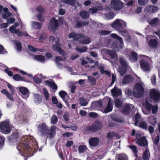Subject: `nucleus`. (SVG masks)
I'll list each match as a JSON object with an SVG mask.
<instances>
[{"instance_id":"nucleus-2","label":"nucleus","mask_w":160,"mask_h":160,"mask_svg":"<svg viewBox=\"0 0 160 160\" xmlns=\"http://www.w3.org/2000/svg\"><path fill=\"white\" fill-rule=\"evenodd\" d=\"M69 38H72L75 41H78L80 43L88 44L91 42L90 38L82 33H76L75 32L70 33L68 35Z\"/></svg>"},{"instance_id":"nucleus-12","label":"nucleus","mask_w":160,"mask_h":160,"mask_svg":"<svg viewBox=\"0 0 160 160\" xmlns=\"http://www.w3.org/2000/svg\"><path fill=\"white\" fill-rule=\"evenodd\" d=\"M19 136L17 132H13L10 136L8 137V140L9 142L19 141Z\"/></svg>"},{"instance_id":"nucleus-38","label":"nucleus","mask_w":160,"mask_h":160,"mask_svg":"<svg viewBox=\"0 0 160 160\" xmlns=\"http://www.w3.org/2000/svg\"><path fill=\"white\" fill-rule=\"evenodd\" d=\"M122 103L120 99L116 98L115 101V105L118 108H120L122 106Z\"/></svg>"},{"instance_id":"nucleus-25","label":"nucleus","mask_w":160,"mask_h":160,"mask_svg":"<svg viewBox=\"0 0 160 160\" xmlns=\"http://www.w3.org/2000/svg\"><path fill=\"white\" fill-rule=\"evenodd\" d=\"M148 44L150 47H156L158 44V42L155 39H151L148 42Z\"/></svg>"},{"instance_id":"nucleus-10","label":"nucleus","mask_w":160,"mask_h":160,"mask_svg":"<svg viewBox=\"0 0 160 160\" xmlns=\"http://www.w3.org/2000/svg\"><path fill=\"white\" fill-rule=\"evenodd\" d=\"M140 65L141 69L144 71H149L150 69V66L148 62L144 59L140 61Z\"/></svg>"},{"instance_id":"nucleus-7","label":"nucleus","mask_w":160,"mask_h":160,"mask_svg":"<svg viewBox=\"0 0 160 160\" xmlns=\"http://www.w3.org/2000/svg\"><path fill=\"white\" fill-rule=\"evenodd\" d=\"M59 27V23L58 20L55 18H51L50 21L48 28L51 31L55 32Z\"/></svg>"},{"instance_id":"nucleus-24","label":"nucleus","mask_w":160,"mask_h":160,"mask_svg":"<svg viewBox=\"0 0 160 160\" xmlns=\"http://www.w3.org/2000/svg\"><path fill=\"white\" fill-rule=\"evenodd\" d=\"M89 22L88 20L85 22L78 21L77 22V23L75 25V27L77 28H79L80 27H83L88 25L89 24Z\"/></svg>"},{"instance_id":"nucleus-52","label":"nucleus","mask_w":160,"mask_h":160,"mask_svg":"<svg viewBox=\"0 0 160 160\" xmlns=\"http://www.w3.org/2000/svg\"><path fill=\"white\" fill-rule=\"evenodd\" d=\"M43 91L45 98L47 100H48L49 99V95L48 91L45 88H43Z\"/></svg>"},{"instance_id":"nucleus-11","label":"nucleus","mask_w":160,"mask_h":160,"mask_svg":"<svg viewBox=\"0 0 160 160\" xmlns=\"http://www.w3.org/2000/svg\"><path fill=\"white\" fill-rule=\"evenodd\" d=\"M100 139L97 137H91L88 140L89 145L90 147H95L99 144Z\"/></svg>"},{"instance_id":"nucleus-62","label":"nucleus","mask_w":160,"mask_h":160,"mask_svg":"<svg viewBox=\"0 0 160 160\" xmlns=\"http://www.w3.org/2000/svg\"><path fill=\"white\" fill-rule=\"evenodd\" d=\"M98 10L97 8L96 7H92L89 9V11L91 12L92 14L96 12Z\"/></svg>"},{"instance_id":"nucleus-55","label":"nucleus","mask_w":160,"mask_h":160,"mask_svg":"<svg viewBox=\"0 0 160 160\" xmlns=\"http://www.w3.org/2000/svg\"><path fill=\"white\" fill-rule=\"evenodd\" d=\"M16 46L18 51H20L22 48V45L20 42H16Z\"/></svg>"},{"instance_id":"nucleus-23","label":"nucleus","mask_w":160,"mask_h":160,"mask_svg":"<svg viewBox=\"0 0 160 160\" xmlns=\"http://www.w3.org/2000/svg\"><path fill=\"white\" fill-rule=\"evenodd\" d=\"M13 79L16 81L28 82L25 79V77H22L19 74H14L13 76Z\"/></svg>"},{"instance_id":"nucleus-4","label":"nucleus","mask_w":160,"mask_h":160,"mask_svg":"<svg viewBox=\"0 0 160 160\" xmlns=\"http://www.w3.org/2000/svg\"><path fill=\"white\" fill-rule=\"evenodd\" d=\"M102 127L103 125L101 122L97 120L92 125L86 127L83 130L85 131H91L92 132H95L101 130Z\"/></svg>"},{"instance_id":"nucleus-21","label":"nucleus","mask_w":160,"mask_h":160,"mask_svg":"<svg viewBox=\"0 0 160 160\" xmlns=\"http://www.w3.org/2000/svg\"><path fill=\"white\" fill-rule=\"evenodd\" d=\"M106 54L109 55L111 59H117L118 58V55L116 52L114 50H107L106 51Z\"/></svg>"},{"instance_id":"nucleus-19","label":"nucleus","mask_w":160,"mask_h":160,"mask_svg":"<svg viewBox=\"0 0 160 160\" xmlns=\"http://www.w3.org/2000/svg\"><path fill=\"white\" fill-rule=\"evenodd\" d=\"M111 92L113 97H117L120 96L122 94L121 90L117 88L116 87L111 90Z\"/></svg>"},{"instance_id":"nucleus-53","label":"nucleus","mask_w":160,"mask_h":160,"mask_svg":"<svg viewBox=\"0 0 160 160\" xmlns=\"http://www.w3.org/2000/svg\"><path fill=\"white\" fill-rule=\"evenodd\" d=\"M36 17L38 20L41 22H43L44 21V19L42 14L39 13L37 14Z\"/></svg>"},{"instance_id":"nucleus-50","label":"nucleus","mask_w":160,"mask_h":160,"mask_svg":"<svg viewBox=\"0 0 160 160\" xmlns=\"http://www.w3.org/2000/svg\"><path fill=\"white\" fill-rule=\"evenodd\" d=\"M160 136L159 135H158L157 136H155L154 139L153 140V144L156 146L157 145L159 142Z\"/></svg>"},{"instance_id":"nucleus-1","label":"nucleus","mask_w":160,"mask_h":160,"mask_svg":"<svg viewBox=\"0 0 160 160\" xmlns=\"http://www.w3.org/2000/svg\"><path fill=\"white\" fill-rule=\"evenodd\" d=\"M20 143L17 146V148L19 151H30L35 150L38 147L37 142L33 137L22 138H20Z\"/></svg>"},{"instance_id":"nucleus-56","label":"nucleus","mask_w":160,"mask_h":160,"mask_svg":"<svg viewBox=\"0 0 160 160\" xmlns=\"http://www.w3.org/2000/svg\"><path fill=\"white\" fill-rule=\"evenodd\" d=\"M129 148L132 150L133 152L135 154H137L138 152L137 147L135 145H131L129 146Z\"/></svg>"},{"instance_id":"nucleus-41","label":"nucleus","mask_w":160,"mask_h":160,"mask_svg":"<svg viewBox=\"0 0 160 160\" xmlns=\"http://www.w3.org/2000/svg\"><path fill=\"white\" fill-rule=\"evenodd\" d=\"M117 160H128V157L125 155L119 154L116 156Z\"/></svg>"},{"instance_id":"nucleus-9","label":"nucleus","mask_w":160,"mask_h":160,"mask_svg":"<svg viewBox=\"0 0 160 160\" xmlns=\"http://www.w3.org/2000/svg\"><path fill=\"white\" fill-rule=\"evenodd\" d=\"M111 5L113 9L115 10H121L123 7V3L120 0H112Z\"/></svg>"},{"instance_id":"nucleus-54","label":"nucleus","mask_w":160,"mask_h":160,"mask_svg":"<svg viewBox=\"0 0 160 160\" xmlns=\"http://www.w3.org/2000/svg\"><path fill=\"white\" fill-rule=\"evenodd\" d=\"M11 15V12L4 13L2 14V18L5 19H7V18Z\"/></svg>"},{"instance_id":"nucleus-49","label":"nucleus","mask_w":160,"mask_h":160,"mask_svg":"<svg viewBox=\"0 0 160 160\" xmlns=\"http://www.w3.org/2000/svg\"><path fill=\"white\" fill-rule=\"evenodd\" d=\"M58 121V118L55 115H53L52 116L51 118V122L52 124H55Z\"/></svg>"},{"instance_id":"nucleus-51","label":"nucleus","mask_w":160,"mask_h":160,"mask_svg":"<svg viewBox=\"0 0 160 160\" xmlns=\"http://www.w3.org/2000/svg\"><path fill=\"white\" fill-rule=\"evenodd\" d=\"M5 138L4 137L0 136V150H1L4 145Z\"/></svg>"},{"instance_id":"nucleus-30","label":"nucleus","mask_w":160,"mask_h":160,"mask_svg":"<svg viewBox=\"0 0 160 160\" xmlns=\"http://www.w3.org/2000/svg\"><path fill=\"white\" fill-rule=\"evenodd\" d=\"M119 61L121 65L122 68H127L128 65L123 58L122 57H120L119 58Z\"/></svg>"},{"instance_id":"nucleus-44","label":"nucleus","mask_w":160,"mask_h":160,"mask_svg":"<svg viewBox=\"0 0 160 160\" xmlns=\"http://www.w3.org/2000/svg\"><path fill=\"white\" fill-rule=\"evenodd\" d=\"M64 3L68 4L71 6H74L76 3V0H63Z\"/></svg>"},{"instance_id":"nucleus-22","label":"nucleus","mask_w":160,"mask_h":160,"mask_svg":"<svg viewBox=\"0 0 160 160\" xmlns=\"http://www.w3.org/2000/svg\"><path fill=\"white\" fill-rule=\"evenodd\" d=\"M46 84L49 86L53 90H57L58 87L57 84L54 82L47 80L45 82Z\"/></svg>"},{"instance_id":"nucleus-26","label":"nucleus","mask_w":160,"mask_h":160,"mask_svg":"<svg viewBox=\"0 0 160 160\" xmlns=\"http://www.w3.org/2000/svg\"><path fill=\"white\" fill-rule=\"evenodd\" d=\"M137 126L143 130H147L148 128V124L144 121L141 122Z\"/></svg>"},{"instance_id":"nucleus-33","label":"nucleus","mask_w":160,"mask_h":160,"mask_svg":"<svg viewBox=\"0 0 160 160\" xmlns=\"http://www.w3.org/2000/svg\"><path fill=\"white\" fill-rule=\"evenodd\" d=\"M87 149V147L86 145H80L78 148V152L80 153H83Z\"/></svg>"},{"instance_id":"nucleus-63","label":"nucleus","mask_w":160,"mask_h":160,"mask_svg":"<svg viewBox=\"0 0 160 160\" xmlns=\"http://www.w3.org/2000/svg\"><path fill=\"white\" fill-rule=\"evenodd\" d=\"M61 48V46L54 44L52 47L53 50L55 51H58Z\"/></svg>"},{"instance_id":"nucleus-34","label":"nucleus","mask_w":160,"mask_h":160,"mask_svg":"<svg viewBox=\"0 0 160 160\" xmlns=\"http://www.w3.org/2000/svg\"><path fill=\"white\" fill-rule=\"evenodd\" d=\"M111 36L112 38L118 40L120 41L121 45L123 44V39L122 38L118 36L117 34L115 33L112 34L111 35Z\"/></svg>"},{"instance_id":"nucleus-16","label":"nucleus","mask_w":160,"mask_h":160,"mask_svg":"<svg viewBox=\"0 0 160 160\" xmlns=\"http://www.w3.org/2000/svg\"><path fill=\"white\" fill-rule=\"evenodd\" d=\"M158 8L154 5H149L146 8L145 10L148 13H153L158 10Z\"/></svg>"},{"instance_id":"nucleus-58","label":"nucleus","mask_w":160,"mask_h":160,"mask_svg":"<svg viewBox=\"0 0 160 160\" xmlns=\"http://www.w3.org/2000/svg\"><path fill=\"white\" fill-rule=\"evenodd\" d=\"M111 32L108 30H101L99 32V33L101 35H106L109 34Z\"/></svg>"},{"instance_id":"nucleus-20","label":"nucleus","mask_w":160,"mask_h":160,"mask_svg":"<svg viewBox=\"0 0 160 160\" xmlns=\"http://www.w3.org/2000/svg\"><path fill=\"white\" fill-rule=\"evenodd\" d=\"M123 109L122 110V112L125 115H128L130 112L131 107L130 105L128 104H125L123 107Z\"/></svg>"},{"instance_id":"nucleus-60","label":"nucleus","mask_w":160,"mask_h":160,"mask_svg":"<svg viewBox=\"0 0 160 160\" xmlns=\"http://www.w3.org/2000/svg\"><path fill=\"white\" fill-rule=\"evenodd\" d=\"M6 52H7L6 50L2 45L0 44V54H4Z\"/></svg>"},{"instance_id":"nucleus-32","label":"nucleus","mask_w":160,"mask_h":160,"mask_svg":"<svg viewBox=\"0 0 160 160\" xmlns=\"http://www.w3.org/2000/svg\"><path fill=\"white\" fill-rule=\"evenodd\" d=\"M141 118L140 115L138 112L135 115L134 117L135 123L134 125L135 126H138V124L139 122V120Z\"/></svg>"},{"instance_id":"nucleus-14","label":"nucleus","mask_w":160,"mask_h":160,"mask_svg":"<svg viewBox=\"0 0 160 160\" xmlns=\"http://www.w3.org/2000/svg\"><path fill=\"white\" fill-rule=\"evenodd\" d=\"M38 128L39 131L42 136L45 134L48 129V127L44 123L40 124L38 126Z\"/></svg>"},{"instance_id":"nucleus-39","label":"nucleus","mask_w":160,"mask_h":160,"mask_svg":"<svg viewBox=\"0 0 160 160\" xmlns=\"http://www.w3.org/2000/svg\"><path fill=\"white\" fill-rule=\"evenodd\" d=\"M19 91L23 95H26L29 92V90L28 89L24 87L20 88Z\"/></svg>"},{"instance_id":"nucleus-28","label":"nucleus","mask_w":160,"mask_h":160,"mask_svg":"<svg viewBox=\"0 0 160 160\" xmlns=\"http://www.w3.org/2000/svg\"><path fill=\"white\" fill-rule=\"evenodd\" d=\"M150 158V153L148 149H146L143 152L142 158L143 160H148Z\"/></svg>"},{"instance_id":"nucleus-45","label":"nucleus","mask_w":160,"mask_h":160,"mask_svg":"<svg viewBox=\"0 0 160 160\" xmlns=\"http://www.w3.org/2000/svg\"><path fill=\"white\" fill-rule=\"evenodd\" d=\"M35 58L36 59L39 61L43 62L45 60V57L42 55H36Z\"/></svg>"},{"instance_id":"nucleus-47","label":"nucleus","mask_w":160,"mask_h":160,"mask_svg":"<svg viewBox=\"0 0 160 160\" xmlns=\"http://www.w3.org/2000/svg\"><path fill=\"white\" fill-rule=\"evenodd\" d=\"M93 104L94 105H95L96 107L100 108H102L103 106V104L102 103V101L101 100L95 102H94Z\"/></svg>"},{"instance_id":"nucleus-13","label":"nucleus","mask_w":160,"mask_h":160,"mask_svg":"<svg viewBox=\"0 0 160 160\" xmlns=\"http://www.w3.org/2000/svg\"><path fill=\"white\" fill-rule=\"evenodd\" d=\"M134 79V78L130 74H127L124 76L122 81L123 84H127L131 83Z\"/></svg>"},{"instance_id":"nucleus-8","label":"nucleus","mask_w":160,"mask_h":160,"mask_svg":"<svg viewBox=\"0 0 160 160\" xmlns=\"http://www.w3.org/2000/svg\"><path fill=\"white\" fill-rule=\"evenodd\" d=\"M151 98L155 102L160 100V92L155 89H152L150 92Z\"/></svg>"},{"instance_id":"nucleus-5","label":"nucleus","mask_w":160,"mask_h":160,"mask_svg":"<svg viewBox=\"0 0 160 160\" xmlns=\"http://www.w3.org/2000/svg\"><path fill=\"white\" fill-rule=\"evenodd\" d=\"M133 89V94L136 98H139L143 96L144 89L141 83H136Z\"/></svg>"},{"instance_id":"nucleus-6","label":"nucleus","mask_w":160,"mask_h":160,"mask_svg":"<svg viewBox=\"0 0 160 160\" xmlns=\"http://www.w3.org/2000/svg\"><path fill=\"white\" fill-rule=\"evenodd\" d=\"M10 122L8 120L0 122V131L5 134L9 133L12 130V128L10 127Z\"/></svg>"},{"instance_id":"nucleus-61","label":"nucleus","mask_w":160,"mask_h":160,"mask_svg":"<svg viewBox=\"0 0 160 160\" xmlns=\"http://www.w3.org/2000/svg\"><path fill=\"white\" fill-rule=\"evenodd\" d=\"M148 1V0H138V2L141 6H144Z\"/></svg>"},{"instance_id":"nucleus-64","label":"nucleus","mask_w":160,"mask_h":160,"mask_svg":"<svg viewBox=\"0 0 160 160\" xmlns=\"http://www.w3.org/2000/svg\"><path fill=\"white\" fill-rule=\"evenodd\" d=\"M127 69L126 68H122L120 69L119 72L121 76H122L126 72Z\"/></svg>"},{"instance_id":"nucleus-46","label":"nucleus","mask_w":160,"mask_h":160,"mask_svg":"<svg viewBox=\"0 0 160 160\" xmlns=\"http://www.w3.org/2000/svg\"><path fill=\"white\" fill-rule=\"evenodd\" d=\"M159 21V19L156 18L152 20L150 22V24L151 26L157 25L158 24Z\"/></svg>"},{"instance_id":"nucleus-35","label":"nucleus","mask_w":160,"mask_h":160,"mask_svg":"<svg viewBox=\"0 0 160 160\" xmlns=\"http://www.w3.org/2000/svg\"><path fill=\"white\" fill-rule=\"evenodd\" d=\"M32 26L33 28L35 29H40L42 27V24L36 22H32Z\"/></svg>"},{"instance_id":"nucleus-29","label":"nucleus","mask_w":160,"mask_h":160,"mask_svg":"<svg viewBox=\"0 0 160 160\" xmlns=\"http://www.w3.org/2000/svg\"><path fill=\"white\" fill-rule=\"evenodd\" d=\"M113 108V105L111 102L110 100L108 102L107 107L105 111L106 112H108L111 111Z\"/></svg>"},{"instance_id":"nucleus-3","label":"nucleus","mask_w":160,"mask_h":160,"mask_svg":"<svg viewBox=\"0 0 160 160\" xmlns=\"http://www.w3.org/2000/svg\"><path fill=\"white\" fill-rule=\"evenodd\" d=\"M111 27L120 33H125L126 30L124 29L126 26L125 22L123 20L118 19L111 24Z\"/></svg>"},{"instance_id":"nucleus-31","label":"nucleus","mask_w":160,"mask_h":160,"mask_svg":"<svg viewBox=\"0 0 160 160\" xmlns=\"http://www.w3.org/2000/svg\"><path fill=\"white\" fill-rule=\"evenodd\" d=\"M59 95L62 98L63 100L65 102H67V100L66 99L65 96H67L68 95L67 93L65 91H61L59 92Z\"/></svg>"},{"instance_id":"nucleus-43","label":"nucleus","mask_w":160,"mask_h":160,"mask_svg":"<svg viewBox=\"0 0 160 160\" xmlns=\"http://www.w3.org/2000/svg\"><path fill=\"white\" fill-rule=\"evenodd\" d=\"M152 106L153 105L148 101H147L145 103V107L147 110L148 111H150L152 110Z\"/></svg>"},{"instance_id":"nucleus-18","label":"nucleus","mask_w":160,"mask_h":160,"mask_svg":"<svg viewBox=\"0 0 160 160\" xmlns=\"http://www.w3.org/2000/svg\"><path fill=\"white\" fill-rule=\"evenodd\" d=\"M136 142L140 146L144 147L148 144L146 139L144 137H142L140 138H137Z\"/></svg>"},{"instance_id":"nucleus-36","label":"nucleus","mask_w":160,"mask_h":160,"mask_svg":"<svg viewBox=\"0 0 160 160\" xmlns=\"http://www.w3.org/2000/svg\"><path fill=\"white\" fill-rule=\"evenodd\" d=\"M111 117L112 119L114 121L118 122H122V119L121 118L118 117L117 115H113L111 116Z\"/></svg>"},{"instance_id":"nucleus-48","label":"nucleus","mask_w":160,"mask_h":160,"mask_svg":"<svg viewBox=\"0 0 160 160\" xmlns=\"http://www.w3.org/2000/svg\"><path fill=\"white\" fill-rule=\"evenodd\" d=\"M56 149L57 151L58 154L60 158L62 160H63L64 159V158L63 157L62 149L60 148L58 149V148H56Z\"/></svg>"},{"instance_id":"nucleus-57","label":"nucleus","mask_w":160,"mask_h":160,"mask_svg":"<svg viewBox=\"0 0 160 160\" xmlns=\"http://www.w3.org/2000/svg\"><path fill=\"white\" fill-rule=\"evenodd\" d=\"M34 82L37 84H39L42 82V80L41 78H38L37 77H34L33 78Z\"/></svg>"},{"instance_id":"nucleus-15","label":"nucleus","mask_w":160,"mask_h":160,"mask_svg":"<svg viewBox=\"0 0 160 160\" xmlns=\"http://www.w3.org/2000/svg\"><path fill=\"white\" fill-rule=\"evenodd\" d=\"M55 134L56 127L54 126H51L50 128L49 129H48L45 135H49L50 138L52 139L54 137Z\"/></svg>"},{"instance_id":"nucleus-27","label":"nucleus","mask_w":160,"mask_h":160,"mask_svg":"<svg viewBox=\"0 0 160 160\" xmlns=\"http://www.w3.org/2000/svg\"><path fill=\"white\" fill-rule=\"evenodd\" d=\"M80 16L83 19H87L89 18V14L86 11L82 10L80 12Z\"/></svg>"},{"instance_id":"nucleus-37","label":"nucleus","mask_w":160,"mask_h":160,"mask_svg":"<svg viewBox=\"0 0 160 160\" xmlns=\"http://www.w3.org/2000/svg\"><path fill=\"white\" fill-rule=\"evenodd\" d=\"M117 133L114 132H108L107 134V138L109 139H112L113 137L117 136Z\"/></svg>"},{"instance_id":"nucleus-40","label":"nucleus","mask_w":160,"mask_h":160,"mask_svg":"<svg viewBox=\"0 0 160 160\" xmlns=\"http://www.w3.org/2000/svg\"><path fill=\"white\" fill-rule=\"evenodd\" d=\"M79 101L81 105L82 106H86L88 104V102L84 98H80L79 99Z\"/></svg>"},{"instance_id":"nucleus-17","label":"nucleus","mask_w":160,"mask_h":160,"mask_svg":"<svg viewBox=\"0 0 160 160\" xmlns=\"http://www.w3.org/2000/svg\"><path fill=\"white\" fill-rule=\"evenodd\" d=\"M138 56L136 52L134 51L131 52L129 56V60L132 62H135L138 61Z\"/></svg>"},{"instance_id":"nucleus-42","label":"nucleus","mask_w":160,"mask_h":160,"mask_svg":"<svg viewBox=\"0 0 160 160\" xmlns=\"http://www.w3.org/2000/svg\"><path fill=\"white\" fill-rule=\"evenodd\" d=\"M76 50L79 52L81 53L83 52H85L88 49L87 47L85 46L79 48L78 47H76Z\"/></svg>"},{"instance_id":"nucleus-59","label":"nucleus","mask_w":160,"mask_h":160,"mask_svg":"<svg viewBox=\"0 0 160 160\" xmlns=\"http://www.w3.org/2000/svg\"><path fill=\"white\" fill-rule=\"evenodd\" d=\"M36 10L40 13H43L44 11V9L41 5L37 7L36 8Z\"/></svg>"}]
</instances>
